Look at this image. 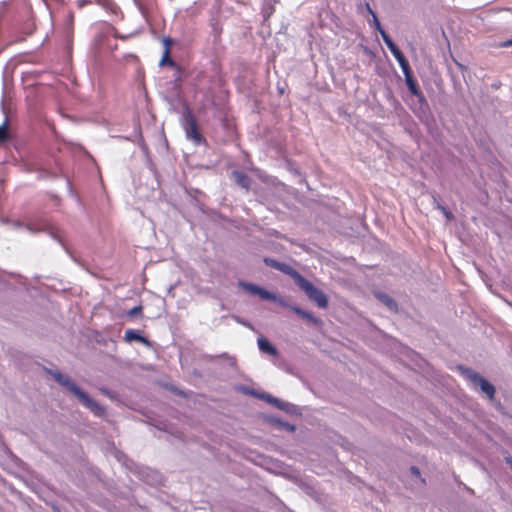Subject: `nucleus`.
<instances>
[{
	"mask_svg": "<svg viewBox=\"0 0 512 512\" xmlns=\"http://www.w3.org/2000/svg\"><path fill=\"white\" fill-rule=\"evenodd\" d=\"M238 286L243 288L249 294L257 295L263 300L277 302L281 306L291 309L297 315L301 316L304 319H307L308 321H310L312 323L318 322V319L316 317H314V315L312 313L304 311L303 309H301L298 306L288 304L283 298L277 296L276 294H274L272 292H269V291L263 289L262 287H260L256 284L245 282V281H239Z\"/></svg>",
	"mask_w": 512,
	"mask_h": 512,
	"instance_id": "1",
	"label": "nucleus"
},
{
	"mask_svg": "<svg viewBox=\"0 0 512 512\" xmlns=\"http://www.w3.org/2000/svg\"><path fill=\"white\" fill-rule=\"evenodd\" d=\"M51 374L55 381L66 388L69 392L74 394L81 401V403L86 408L91 410L95 415L101 416L104 413L103 407L91 399L83 390H81L69 376L62 374L59 371H54Z\"/></svg>",
	"mask_w": 512,
	"mask_h": 512,
	"instance_id": "2",
	"label": "nucleus"
},
{
	"mask_svg": "<svg viewBox=\"0 0 512 512\" xmlns=\"http://www.w3.org/2000/svg\"><path fill=\"white\" fill-rule=\"evenodd\" d=\"M294 274L295 283L305 292L308 298L314 301L318 307L326 308L328 306L326 295L298 272H294Z\"/></svg>",
	"mask_w": 512,
	"mask_h": 512,
	"instance_id": "3",
	"label": "nucleus"
},
{
	"mask_svg": "<svg viewBox=\"0 0 512 512\" xmlns=\"http://www.w3.org/2000/svg\"><path fill=\"white\" fill-rule=\"evenodd\" d=\"M182 126L186 134V138L192 141L195 145L205 144L206 140L200 133L196 119L189 109L183 113Z\"/></svg>",
	"mask_w": 512,
	"mask_h": 512,
	"instance_id": "4",
	"label": "nucleus"
},
{
	"mask_svg": "<svg viewBox=\"0 0 512 512\" xmlns=\"http://www.w3.org/2000/svg\"><path fill=\"white\" fill-rule=\"evenodd\" d=\"M464 375L471 382L475 389H480L481 392L484 393L489 399H492L494 397V386L480 374L476 373L473 370L466 369L464 371Z\"/></svg>",
	"mask_w": 512,
	"mask_h": 512,
	"instance_id": "5",
	"label": "nucleus"
},
{
	"mask_svg": "<svg viewBox=\"0 0 512 512\" xmlns=\"http://www.w3.org/2000/svg\"><path fill=\"white\" fill-rule=\"evenodd\" d=\"M260 398L264 399L268 403L275 405L277 408L286 411V412H294L296 407L288 402H284L278 398H275L269 394H262Z\"/></svg>",
	"mask_w": 512,
	"mask_h": 512,
	"instance_id": "6",
	"label": "nucleus"
},
{
	"mask_svg": "<svg viewBox=\"0 0 512 512\" xmlns=\"http://www.w3.org/2000/svg\"><path fill=\"white\" fill-rule=\"evenodd\" d=\"M381 37L383 41L385 42L387 48L390 50L392 55L396 58L403 55V53L400 51V49L396 46V44L393 42V40L390 38V36L386 33L385 30H381Z\"/></svg>",
	"mask_w": 512,
	"mask_h": 512,
	"instance_id": "7",
	"label": "nucleus"
},
{
	"mask_svg": "<svg viewBox=\"0 0 512 512\" xmlns=\"http://www.w3.org/2000/svg\"><path fill=\"white\" fill-rule=\"evenodd\" d=\"M124 339L126 342L138 341L145 345L150 344V342L147 338H145L138 331L133 330V329H127L125 331Z\"/></svg>",
	"mask_w": 512,
	"mask_h": 512,
	"instance_id": "8",
	"label": "nucleus"
},
{
	"mask_svg": "<svg viewBox=\"0 0 512 512\" xmlns=\"http://www.w3.org/2000/svg\"><path fill=\"white\" fill-rule=\"evenodd\" d=\"M258 348L261 352L275 356L277 355V349L269 343V341L264 337H259L257 340Z\"/></svg>",
	"mask_w": 512,
	"mask_h": 512,
	"instance_id": "9",
	"label": "nucleus"
},
{
	"mask_svg": "<svg viewBox=\"0 0 512 512\" xmlns=\"http://www.w3.org/2000/svg\"><path fill=\"white\" fill-rule=\"evenodd\" d=\"M377 299L384 304L391 312L397 311V304L393 298L385 293L378 292L376 293Z\"/></svg>",
	"mask_w": 512,
	"mask_h": 512,
	"instance_id": "10",
	"label": "nucleus"
},
{
	"mask_svg": "<svg viewBox=\"0 0 512 512\" xmlns=\"http://www.w3.org/2000/svg\"><path fill=\"white\" fill-rule=\"evenodd\" d=\"M405 82H406V85H407L409 91L411 92V94L418 97L420 100H422L423 94L417 87L416 81L414 80L412 74L405 76Z\"/></svg>",
	"mask_w": 512,
	"mask_h": 512,
	"instance_id": "11",
	"label": "nucleus"
},
{
	"mask_svg": "<svg viewBox=\"0 0 512 512\" xmlns=\"http://www.w3.org/2000/svg\"><path fill=\"white\" fill-rule=\"evenodd\" d=\"M164 42V45H165V50H164V53H163V56L159 62V65L160 66H165V65H171L173 66L174 65V62L173 60L170 58V45H171V40L169 38H165L163 40Z\"/></svg>",
	"mask_w": 512,
	"mask_h": 512,
	"instance_id": "12",
	"label": "nucleus"
},
{
	"mask_svg": "<svg viewBox=\"0 0 512 512\" xmlns=\"http://www.w3.org/2000/svg\"><path fill=\"white\" fill-rule=\"evenodd\" d=\"M234 181L245 190L249 189L250 186V179L249 177L240 171H233L232 173Z\"/></svg>",
	"mask_w": 512,
	"mask_h": 512,
	"instance_id": "13",
	"label": "nucleus"
},
{
	"mask_svg": "<svg viewBox=\"0 0 512 512\" xmlns=\"http://www.w3.org/2000/svg\"><path fill=\"white\" fill-rule=\"evenodd\" d=\"M396 60L399 63L404 76L412 74L409 63L404 55H401L400 57L396 58Z\"/></svg>",
	"mask_w": 512,
	"mask_h": 512,
	"instance_id": "14",
	"label": "nucleus"
},
{
	"mask_svg": "<svg viewBox=\"0 0 512 512\" xmlns=\"http://www.w3.org/2000/svg\"><path fill=\"white\" fill-rule=\"evenodd\" d=\"M276 269L288 274V275H291L294 279H295V274L294 272H296L292 267H290L289 265L287 264H284V263H281V264H277L276 266Z\"/></svg>",
	"mask_w": 512,
	"mask_h": 512,
	"instance_id": "15",
	"label": "nucleus"
},
{
	"mask_svg": "<svg viewBox=\"0 0 512 512\" xmlns=\"http://www.w3.org/2000/svg\"><path fill=\"white\" fill-rule=\"evenodd\" d=\"M44 227H45V224H41V225H38V226H35L33 224H27L26 225L27 230H29L32 233H35V232H38V231H42V230H44Z\"/></svg>",
	"mask_w": 512,
	"mask_h": 512,
	"instance_id": "16",
	"label": "nucleus"
},
{
	"mask_svg": "<svg viewBox=\"0 0 512 512\" xmlns=\"http://www.w3.org/2000/svg\"><path fill=\"white\" fill-rule=\"evenodd\" d=\"M8 138V133L6 129V123L0 125V143L4 142Z\"/></svg>",
	"mask_w": 512,
	"mask_h": 512,
	"instance_id": "17",
	"label": "nucleus"
},
{
	"mask_svg": "<svg viewBox=\"0 0 512 512\" xmlns=\"http://www.w3.org/2000/svg\"><path fill=\"white\" fill-rule=\"evenodd\" d=\"M142 312V306H135L127 312L130 317L138 316Z\"/></svg>",
	"mask_w": 512,
	"mask_h": 512,
	"instance_id": "18",
	"label": "nucleus"
},
{
	"mask_svg": "<svg viewBox=\"0 0 512 512\" xmlns=\"http://www.w3.org/2000/svg\"><path fill=\"white\" fill-rule=\"evenodd\" d=\"M373 23L375 25V28L378 30V32L381 34V30H384L376 16V14H373Z\"/></svg>",
	"mask_w": 512,
	"mask_h": 512,
	"instance_id": "19",
	"label": "nucleus"
},
{
	"mask_svg": "<svg viewBox=\"0 0 512 512\" xmlns=\"http://www.w3.org/2000/svg\"><path fill=\"white\" fill-rule=\"evenodd\" d=\"M510 46H512V39L504 41L503 43H501V47H510Z\"/></svg>",
	"mask_w": 512,
	"mask_h": 512,
	"instance_id": "20",
	"label": "nucleus"
},
{
	"mask_svg": "<svg viewBox=\"0 0 512 512\" xmlns=\"http://www.w3.org/2000/svg\"><path fill=\"white\" fill-rule=\"evenodd\" d=\"M266 263H268L269 265H271L274 268H276L277 264H280L279 262H277L275 260H266Z\"/></svg>",
	"mask_w": 512,
	"mask_h": 512,
	"instance_id": "21",
	"label": "nucleus"
},
{
	"mask_svg": "<svg viewBox=\"0 0 512 512\" xmlns=\"http://www.w3.org/2000/svg\"><path fill=\"white\" fill-rule=\"evenodd\" d=\"M411 472L415 475V476H418L420 474V471L418 468L416 467H411Z\"/></svg>",
	"mask_w": 512,
	"mask_h": 512,
	"instance_id": "22",
	"label": "nucleus"
},
{
	"mask_svg": "<svg viewBox=\"0 0 512 512\" xmlns=\"http://www.w3.org/2000/svg\"><path fill=\"white\" fill-rule=\"evenodd\" d=\"M366 10L369 12V14H371L373 16V14H375V12L372 10V8L370 7V5L367 3L366 4Z\"/></svg>",
	"mask_w": 512,
	"mask_h": 512,
	"instance_id": "23",
	"label": "nucleus"
},
{
	"mask_svg": "<svg viewBox=\"0 0 512 512\" xmlns=\"http://www.w3.org/2000/svg\"><path fill=\"white\" fill-rule=\"evenodd\" d=\"M441 209L443 210V212H444V214H445V216H446L447 218H450V217H451V213H450V212H447L445 208H441Z\"/></svg>",
	"mask_w": 512,
	"mask_h": 512,
	"instance_id": "24",
	"label": "nucleus"
},
{
	"mask_svg": "<svg viewBox=\"0 0 512 512\" xmlns=\"http://www.w3.org/2000/svg\"><path fill=\"white\" fill-rule=\"evenodd\" d=\"M508 305L512 307V303L511 302H508Z\"/></svg>",
	"mask_w": 512,
	"mask_h": 512,
	"instance_id": "25",
	"label": "nucleus"
}]
</instances>
